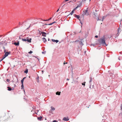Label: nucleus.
<instances>
[{"label":"nucleus","mask_w":122,"mask_h":122,"mask_svg":"<svg viewBox=\"0 0 122 122\" xmlns=\"http://www.w3.org/2000/svg\"><path fill=\"white\" fill-rule=\"evenodd\" d=\"M86 0H82V1L83 2H85L86 1Z\"/></svg>","instance_id":"nucleus-33"},{"label":"nucleus","mask_w":122,"mask_h":122,"mask_svg":"<svg viewBox=\"0 0 122 122\" xmlns=\"http://www.w3.org/2000/svg\"><path fill=\"white\" fill-rule=\"evenodd\" d=\"M69 0H65V1H63V3H65L66 2L68 1Z\"/></svg>","instance_id":"nucleus-21"},{"label":"nucleus","mask_w":122,"mask_h":122,"mask_svg":"<svg viewBox=\"0 0 122 122\" xmlns=\"http://www.w3.org/2000/svg\"><path fill=\"white\" fill-rule=\"evenodd\" d=\"M56 21H55V22H53L52 23H53V24H54V23H56Z\"/></svg>","instance_id":"nucleus-38"},{"label":"nucleus","mask_w":122,"mask_h":122,"mask_svg":"<svg viewBox=\"0 0 122 122\" xmlns=\"http://www.w3.org/2000/svg\"><path fill=\"white\" fill-rule=\"evenodd\" d=\"M31 38H29L28 37L26 38V40L27 41L29 42H31Z\"/></svg>","instance_id":"nucleus-6"},{"label":"nucleus","mask_w":122,"mask_h":122,"mask_svg":"<svg viewBox=\"0 0 122 122\" xmlns=\"http://www.w3.org/2000/svg\"><path fill=\"white\" fill-rule=\"evenodd\" d=\"M69 80V79H67V80Z\"/></svg>","instance_id":"nucleus-41"},{"label":"nucleus","mask_w":122,"mask_h":122,"mask_svg":"<svg viewBox=\"0 0 122 122\" xmlns=\"http://www.w3.org/2000/svg\"><path fill=\"white\" fill-rule=\"evenodd\" d=\"M13 44L14 45H15L16 46H18L19 44V42H14L13 43Z\"/></svg>","instance_id":"nucleus-9"},{"label":"nucleus","mask_w":122,"mask_h":122,"mask_svg":"<svg viewBox=\"0 0 122 122\" xmlns=\"http://www.w3.org/2000/svg\"><path fill=\"white\" fill-rule=\"evenodd\" d=\"M42 117L41 116H40V117H37V119H38V120L40 121H41L42 120Z\"/></svg>","instance_id":"nucleus-10"},{"label":"nucleus","mask_w":122,"mask_h":122,"mask_svg":"<svg viewBox=\"0 0 122 122\" xmlns=\"http://www.w3.org/2000/svg\"><path fill=\"white\" fill-rule=\"evenodd\" d=\"M59 9H58V10L56 12H58V11H59Z\"/></svg>","instance_id":"nucleus-39"},{"label":"nucleus","mask_w":122,"mask_h":122,"mask_svg":"<svg viewBox=\"0 0 122 122\" xmlns=\"http://www.w3.org/2000/svg\"><path fill=\"white\" fill-rule=\"evenodd\" d=\"M44 20V21H48V20Z\"/></svg>","instance_id":"nucleus-40"},{"label":"nucleus","mask_w":122,"mask_h":122,"mask_svg":"<svg viewBox=\"0 0 122 122\" xmlns=\"http://www.w3.org/2000/svg\"><path fill=\"white\" fill-rule=\"evenodd\" d=\"M25 78L26 77H24L22 80H24V79H25Z\"/></svg>","instance_id":"nucleus-34"},{"label":"nucleus","mask_w":122,"mask_h":122,"mask_svg":"<svg viewBox=\"0 0 122 122\" xmlns=\"http://www.w3.org/2000/svg\"><path fill=\"white\" fill-rule=\"evenodd\" d=\"M5 44V41H4L1 42L0 41V45H3Z\"/></svg>","instance_id":"nucleus-5"},{"label":"nucleus","mask_w":122,"mask_h":122,"mask_svg":"<svg viewBox=\"0 0 122 122\" xmlns=\"http://www.w3.org/2000/svg\"><path fill=\"white\" fill-rule=\"evenodd\" d=\"M83 15H88V13H87L88 12V10H83Z\"/></svg>","instance_id":"nucleus-3"},{"label":"nucleus","mask_w":122,"mask_h":122,"mask_svg":"<svg viewBox=\"0 0 122 122\" xmlns=\"http://www.w3.org/2000/svg\"><path fill=\"white\" fill-rule=\"evenodd\" d=\"M51 18H50L48 20V21H49L50 20H51Z\"/></svg>","instance_id":"nucleus-35"},{"label":"nucleus","mask_w":122,"mask_h":122,"mask_svg":"<svg viewBox=\"0 0 122 122\" xmlns=\"http://www.w3.org/2000/svg\"><path fill=\"white\" fill-rule=\"evenodd\" d=\"M61 92H56V95H60Z\"/></svg>","instance_id":"nucleus-12"},{"label":"nucleus","mask_w":122,"mask_h":122,"mask_svg":"<svg viewBox=\"0 0 122 122\" xmlns=\"http://www.w3.org/2000/svg\"><path fill=\"white\" fill-rule=\"evenodd\" d=\"M121 110L122 111V105L121 106Z\"/></svg>","instance_id":"nucleus-32"},{"label":"nucleus","mask_w":122,"mask_h":122,"mask_svg":"<svg viewBox=\"0 0 122 122\" xmlns=\"http://www.w3.org/2000/svg\"><path fill=\"white\" fill-rule=\"evenodd\" d=\"M82 5V3H80V4H79L77 6V7L75 8V9H76L78 7H80L81 5Z\"/></svg>","instance_id":"nucleus-7"},{"label":"nucleus","mask_w":122,"mask_h":122,"mask_svg":"<svg viewBox=\"0 0 122 122\" xmlns=\"http://www.w3.org/2000/svg\"><path fill=\"white\" fill-rule=\"evenodd\" d=\"M118 59H119V60H120V59H119V58H118Z\"/></svg>","instance_id":"nucleus-44"},{"label":"nucleus","mask_w":122,"mask_h":122,"mask_svg":"<svg viewBox=\"0 0 122 122\" xmlns=\"http://www.w3.org/2000/svg\"><path fill=\"white\" fill-rule=\"evenodd\" d=\"M28 72V69H27L26 70L24 71V73H27Z\"/></svg>","instance_id":"nucleus-17"},{"label":"nucleus","mask_w":122,"mask_h":122,"mask_svg":"<svg viewBox=\"0 0 122 122\" xmlns=\"http://www.w3.org/2000/svg\"><path fill=\"white\" fill-rule=\"evenodd\" d=\"M85 82H84L83 83H82V85L85 86Z\"/></svg>","instance_id":"nucleus-22"},{"label":"nucleus","mask_w":122,"mask_h":122,"mask_svg":"<svg viewBox=\"0 0 122 122\" xmlns=\"http://www.w3.org/2000/svg\"><path fill=\"white\" fill-rule=\"evenodd\" d=\"M42 53H44V52H42Z\"/></svg>","instance_id":"nucleus-43"},{"label":"nucleus","mask_w":122,"mask_h":122,"mask_svg":"<svg viewBox=\"0 0 122 122\" xmlns=\"http://www.w3.org/2000/svg\"><path fill=\"white\" fill-rule=\"evenodd\" d=\"M121 30V29H120V28H119L118 29V32H119V30Z\"/></svg>","instance_id":"nucleus-27"},{"label":"nucleus","mask_w":122,"mask_h":122,"mask_svg":"<svg viewBox=\"0 0 122 122\" xmlns=\"http://www.w3.org/2000/svg\"><path fill=\"white\" fill-rule=\"evenodd\" d=\"M19 25H21V23H20V22H19Z\"/></svg>","instance_id":"nucleus-28"},{"label":"nucleus","mask_w":122,"mask_h":122,"mask_svg":"<svg viewBox=\"0 0 122 122\" xmlns=\"http://www.w3.org/2000/svg\"><path fill=\"white\" fill-rule=\"evenodd\" d=\"M103 19H102V21H103Z\"/></svg>","instance_id":"nucleus-45"},{"label":"nucleus","mask_w":122,"mask_h":122,"mask_svg":"<svg viewBox=\"0 0 122 122\" xmlns=\"http://www.w3.org/2000/svg\"><path fill=\"white\" fill-rule=\"evenodd\" d=\"M10 52H6L5 53L4 56L3 57V58L2 60H3V59H4L5 57H6L7 56H8V55L10 54Z\"/></svg>","instance_id":"nucleus-2"},{"label":"nucleus","mask_w":122,"mask_h":122,"mask_svg":"<svg viewBox=\"0 0 122 122\" xmlns=\"http://www.w3.org/2000/svg\"><path fill=\"white\" fill-rule=\"evenodd\" d=\"M24 80H21V83H22V84H23V82Z\"/></svg>","instance_id":"nucleus-24"},{"label":"nucleus","mask_w":122,"mask_h":122,"mask_svg":"<svg viewBox=\"0 0 122 122\" xmlns=\"http://www.w3.org/2000/svg\"><path fill=\"white\" fill-rule=\"evenodd\" d=\"M21 89H23L24 86L23 85V84H22V85L21 86Z\"/></svg>","instance_id":"nucleus-23"},{"label":"nucleus","mask_w":122,"mask_h":122,"mask_svg":"<svg viewBox=\"0 0 122 122\" xmlns=\"http://www.w3.org/2000/svg\"><path fill=\"white\" fill-rule=\"evenodd\" d=\"M32 52H33L32 51H30V52H28V53L29 54H31L32 53Z\"/></svg>","instance_id":"nucleus-26"},{"label":"nucleus","mask_w":122,"mask_h":122,"mask_svg":"<svg viewBox=\"0 0 122 122\" xmlns=\"http://www.w3.org/2000/svg\"><path fill=\"white\" fill-rule=\"evenodd\" d=\"M52 24H53V23H50V24H46L45 25H52Z\"/></svg>","instance_id":"nucleus-25"},{"label":"nucleus","mask_w":122,"mask_h":122,"mask_svg":"<svg viewBox=\"0 0 122 122\" xmlns=\"http://www.w3.org/2000/svg\"><path fill=\"white\" fill-rule=\"evenodd\" d=\"M65 5V4H64L63 6H64Z\"/></svg>","instance_id":"nucleus-48"},{"label":"nucleus","mask_w":122,"mask_h":122,"mask_svg":"<svg viewBox=\"0 0 122 122\" xmlns=\"http://www.w3.org/2000/svg\"><path fill=\"white\" fill-rule=\"evenodd\" d=\"M24 91L25 92V90H24Z\"/></svg>","instance_id":"nucleus-47"},{"label":"nucleus","mask_w":122,"mask_h":122,"mask_svg":"<svg viewBox=\"0 0 122 122\" xmlns=\"http://www.w3.org/2000/svg\"><path fill=\"white\" fill-rule=\"evenodd\" d=\"M22 40L23 41H25V42L27 41L26 38V39H22Z\"/></svg>","instance_id":"nucleus-20"},{"label":"nucleus","mask_w":122,"mask_h":122,"mask_svg":"<svg viewBox=\"0 0 122 122\" xmlns=\"http://www.w3.org/2000/svg\"><path fill=\"white\" fill-rule=\"evenodd\" d=\"M74 10H73L71 11V13H70V14H71V15H72L74 13Z\"/></svg>","instance_id":"nucleus-18"},{"label":"nucleus","mask_w":122,"mask_h":122,"mask_svg":"<svg viewBox=\"0 0 122 122\" xmlns=\"http://www.w3.org/2000/svg\"><path fill=\"white\" fill-rule=\"evenodd\" d=\"M90 80L89 81V83L90 84V86H89V88H90V89H91L92 88H91V82L92 80V77L91 76L90 77Z\"/></svg>","instance_id":"nucleus-4"},{"label":"nucleus","mask_w":122,"mask_h":122,"mask_svg":"<svg viewBox=\"0 0 122 122\" xmlns=\"http://www.w3.org/2000/svg\"><path fill=\"white\" fill-rule=\"evenodd\" d=\"M105 38L104 37H103L99 40V42L103 45H106L105 41Z\"/></svg>","instance_id":"nucleus-1"},{"label":"nucleus","mask_w":122,"mask_h":122,"mask_svg":"<svg viewBox=\"0 0 122 122\" xmlns=\"http://www.w3.org/2000/svg\"><path fill=\"white\" fill-rule=\"evenodd\" d=\"M51 108L52 110H54L55 109V108L52 107H51Z\"/></svg>","instance_id":"nucleus-19"},{"label":"nucleus","mask_w":122,"mask_h":122,"mask_svg":"<svg viewBox=\"0 0 122 122\" xmlns=\"http://www.w3.org/2000/svg\"><path fill=\"white\" fill-rule=\"evenodd\" d=\"M95 38H97L98 37V36H97V35H96L95 36Z\"/></svg>","instance_id":"nucleus-30"},{"label":"nucleus","mask_w":122,"mask_h":122,"mask_svg":"<svg viewBox=\"0 0 122 122\" xmlns=\"http://www.w3.org/2000/svg\"><path fill=\"white\" fill-rule=\"evenodd\" d=\"M63 120L66 121H68L69 120V119L68 117H64Z\"/></svg>","instance_id":"nucleus-8"},{"label":"nucleus","mask_w":122,"mask_h":122,"mask_svg":"<svg viewBox=\"0 0 122 122\" xmlns=\"http://www.w3.org/2000/svg\"><path fill=\"white\" fill-rule=\"evenodd\" d=\"M7 88L8 89V90L9 91H10L12 90L11 88L9 86L7 87Z\"/></svg>","instance_id":"nucleus-15"},{"label":"nucleus","mask_w":122,"mask_h":122,"mask_svg":"<svg viewBox=\"0 0 122 122\" xmlns=\"http://www.w3.org/2000/svg\"><path fill=\"white\" fill-rule=\"evenodd\" d=\"M92 87H93L92 88H93V85H92Z\"/></svg>","instance_id":"nucleus-42"},{"label":"nucleus","mask_w":122,"mask_h":122,"mask_svg":"<svg viewBox=\"0 0 122 122\" xmlns=\"http://www.w3.org/2000/svg\"><path fill=\"white\" fill-rule=\"evenodd\" d=\"M6 81H9V79H7L6 80Z\"/></svg>","instance_id":"nucleus-37"},{"label":"nucleus","mask_w":122,"mask_h":122,"mask_svg":"<svg viewBox=\"0 0 122 122\" xmlns=\"http://www.w3.org/2000/svg\"><path fill=\"white\" fill-rule=\"evenodd\" d=\"M48 40L49 41V39H48Z\"/></svg>","instance_id":"nucleus-46"},{"label":"nucleus","mask_w":122,"mask_h":122,"mask_svg":"<svg viewBox=\"0 0 122 122\" xmlns=\"http://www.w3.org/2000/svg\"><path fill=\"white\" fill-rule=\"evenodd\" d=\"M75 15V17L77 18L78 19H79V18H80V16H79V15H77L76 14Z\"/></svg>","instance_id":"nucleus-16"},{"label":"nucleus","mask_w":122,"mask_h":122,"mask_svg":"<svg viewBox=\"0 0 122 122\" xmlns=\"http://www.w3.org/2000/svg\"><path fill=\"white\" fill-rule=\"evenodd\" d=\"M97 20H101V19H100L98 18H97Z\"/></svg>","instance_id":"nucleus-29"},{"label":"nucleus","mask_w":122,"mask_h":122,"mask_svg":"<svg viewBox=\"0 0 122 122\" xmlns=\"http://www.w3.org/2000/svg\"><path fill=\"white\" fill-rule=\"evenodd\" d=\"M91 0H90V1Z\"/></svg>","instance_id":"nucleus-49"},{"label":"nucleus","mask_w":122,"mask_h":122,"mask_svg":"<svg viewBox=\"0 0 122 122\" xmlns=\"http://www.w3.org/2000/svg\"><path fill=\"white\" fill-rule=\"evenodd\" d=\"M42 40L44 42H45L46 41V40L45 38H42Z\"/></svg>","instance_id":"nucleus-13"},{"label":"nucleus","mask_w":122,"mask_h":122,"mask_svg":"<svg viewBox=\"0 0 122 122\" xmlns=\"http://www.w3.org/2000/svg\"><path fill=\"white\" fill-rule=\"evenodd\" d=\"M52 40L53 42H56V43H57L59 41H58L57 40H55L52 39Z\"/></svg>","instance_id":"nucleus-11"},{"label":"nucleus","mask_w":122,"mask_h":122,"mask_svg":"<svg viewBox=\"0 0 122 122\" xmlns=\"http://www.w3.org/2000/svg\"><path fill=\"white\" fill-rule=\"evenodd\" d=\"M53 122H56V120H54L53 121Z\"/></svg>","instance_id":"nucleus-36"},{"label":"nucleus","mask_w":122,"mask_h":122,"mask_svg":"<svg viewBox=\"0 0 122 122\" xmlns=\"http://www.w3.org/2000/svg\"><path fill=\"white\" fill-rule=\"evenodd\" d=\"M42 34L43 36L45 37H46V36L45 35L46 34L44 32H42Z\"/></svg>","instance_id":"nucleus-14"},{"label":"nucleus","mask_w":122,"mask_h":122,"mask_svg":"<svg viewBox=\"0 0 122 122\" xmlns=\"http://www.w3.org/2000/svg\"><path fill=\"white\" fill-rule=\"evenodd\" d=\"M67 62H66V63H65V62H64V63H63V64H64V65H65L66 64H67Z\"/></svg>","instance_id":"nucleus-31"}]
</instances>
